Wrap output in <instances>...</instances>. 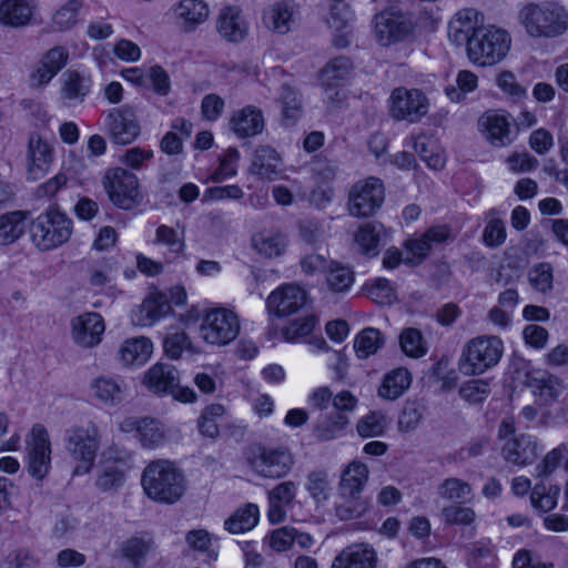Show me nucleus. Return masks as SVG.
Wrapping results in <instances>:
<instances>
[{"mask_svg":"<svg viewBox=\"0 0 568 568\" xmlns=\"http://www.w3.org/2000/svg\"><path fill=\"white\" fill-rule=\"evenodd\" d=\"M517 19L532 38H556L568 29V12L556 2H527L520 7Z\"/></svg>","mask_w":568,"mask_h":568,"instance_id":"f257e3e1","label":"nucleus"},{"mask_svg":"<svg viewBox=\"0 0 568 568\" xmlns=\"http://www.w3.org/2000/svg\"><path fill=\"white\" fill-rule=\"evenodd\" d=\"M148 497L162 504H174L184 494V478L169 460L159 459L150 463L141 479Z\"/></svg>","mask_w":568,"mask_h":568,"instance_id":"f03ea898","label":"nucleus"},{"mask_svg":"<svg viewBox=\"0 0 568 568\" xmlns=\"http://www.w3.org/2000/svg\"><path fill=\"white\" fill-rule=\"evenodd\" d=\"M101 438L99 426L91 420L72 425L65 429L64 448L77 463L73 475H84L92 469L100 449Z\"/></svg>","mask_w":568,"mask_h":568,"instance_id":"7ed1b4c3","label":"nucleus"},{"mask_svg":"<svg viewBox=\"0 0 568 568\" xmlns=\"http://www.w3.org/2000/svg\"><path fill=\"white\" fill-rule=\"evenodd\" d=\"M504 354V343L496 335L469 339L462 349L459 371L466 376L481 375L495 367Z\"/></svg>","mask_w":568,"mask_h":568,"instance_id":"20e7f679","label":"nucleus"},{"mask_svg":"<svg viewBox=\"0 0 568 568\" xmlns=\"http://www.w3.org/2000/svg\"><path fill=\"white\" fill-rule=\"evenodd\" d=\"M29 231L33 244L39 250L50 251L69 241L73 224L65 213L50 209L31 222Z\"/></svg>","mask_w":568,"mask_h":568,"instance_id":"39448f33","label":"nucleus"},{"mask_svg":"<svg viewBox=\"0 0 568 568\" xmlns=\"http://www.w3.org/2000/svg\"><path fill=\"white\" fill-rule=\"evenodd\" d=\"M510 43L507 31L495 27L479 28L469 41L467 54L478 65H494L507 55Z\"/></svg>","mask_w":568,"mask_h":568,"instance_id":"423d86ee","label":"nucleus"},{"mask_svg":"<svg viewBox=\"0 0 568 568\" xmlns=\"http://www.w3.org/2000/svg\"><path fill=\"white\" fill-rule=\"evenodd\" d=\"M368 478V469L362 463L353 462L344 470L339 484V495L347 500L336 508V514L342 520L361 517L366 510L364 501L355 500Z\"/></svg>","mask_w":568,"mask_h":568,"instance_id":"0eeeda50","label":"nucleus"},{"mask_svg":"<svg viewBox=\"0 0 568 568\" xmlns=\"http://www.w3.org/2000/svg\"><path fill=\"white\" fill-rule=\"evenodd\" d=\"M102 183L109 200L122 210H132L142 202L138 176L123 168L109 169Z\"/></svg>","mask_w":568,"mask_h":568,"instance_id":"6e6552de","label":"nucleus"},{"mask_svg":"<svg viewBox=\"0 0 568 568\" xmlns=\"http://www.w3.org/2000/svg\"><path fill=\"white\" fill-rule=\"evenodd\" d=\"M240 328L239 316L231 310L220 307L205 314L200 325V335L207 344L224 346L237 337Z\"/></svg>","mask_w":568,"mask_h":568,"instance_id":"1a4fd4ad","label":"nucleus"},{"mask_svg":"<svg viewBox=\"0 0 568 568\" xmlns=\"http://www.w3.org/2000/svg\"><path fill=\"white\" fill-rule=\"evenodd\" d=\"M410 17L395 7L376 13L373 18V30L376 41L388 47L407 39L414 31Z\"/></svg>","mask_w":568,"mask_h":568,"instance_id":"9d476101","label":"nucleus"},{"mask_svg":"<svg viewBox=\"0 0 568 568\" xmlns=\"http://www.w3.org/2000/svg\"><path fill=\"white\" fill-rule=\"evenodd\" d=\"M389 114L396 121L419 122L428 112L427 97L418 89L395 88L388 100Z\"/></svg>","mask_w":568,"mask_h":568,"instance_id":"9b49d317","label":"nucleus"},{"mask_svg":"<svg viewBox=\"0 0 568 568\" xmlns=\"http://www.w3.org/2000/svg\"><path fill=\"white\" fill-rule=\"evenodd\" d=\"M384 199L385 190L379 179L358 181L349 191V213L357 217L372 216L382 206Z\"/></svg>","mask_w":568,"mask_h":568,"instance_id":"f8f14e48","label":"nucleus"},{"mask_svg":"<svg viewBox=\"0 0 568 568\" xmlns=\"http://www.w3.org/2000/svg\"><path fill=\"white\" fill-rule=\"evenodd\" d=\"M251 468L265 478L284 477L292 468L294 459L288 449L258 447L248 458Z\"/></svg>","mask_w":568,"mask_h":568,"instance_id":"ddd939ff","label":"nucleus"},{"mask_svg":"<svg viewBox=\"0 0 568 568\" xmlns=\"http://www.w3.org/2000/svg\"><path fill=\"white\" fill-rule=\"evenodd\" d=\"M28 471L38 479H43L51 467V448L47 429L37 424L27 440Z\"/></svg>","mask_w":568,"mask_h":568,"instance_id":"4468645a","label":"nucleus"},{"mask_svg":"<svg viewBox=\"0 0 568 568\" xmlns=\"http://www.w3.org/2000/svg\"><path fill=\"white\" fill-rule=\"evenodd\" d=\"M106 126L112 141L116 144H130L140 134L135 112L128 105L111 110L106 116Z\"/></svg>","mask_w":568,"mask_h":568,"instance_id":"2eb2a0df","label":"nucleus"},{"mask_svg":"<svg viewBox=\"0 0 568 568\" xmlns=\"http://www.w3.org/2000/svg\"><path fill=\"white\" fill-rule=\"evenodd\" d=\"M71 336L75 344L91 348L102 339L105 329L102 316L95 312L83 313L71 320Z\"/></svg>","mask_w":568,"mask_h":568,"instance_id":"dca6fc26","label":"nucleus"},{"mask_svg":"<svg viewBox=\"0 0 568 568\" xmlns=\"http://www.w3.org/2000/svg\"><path fill=\"white\" fill-rule=\"evenodd\" d=\"M306 304V292L295 284H285L271 293L266 301L270 313L276 316H288Z\"/></svg>","mask_w":568,"mask_h":568,"instance_id":"f3484780","label":"nucleus"},{"mask_svg":"<svg viewBox=\"0 0 568 568\" xmlns=\"http://www.w3.org/2000/svg\"><path fill=\"white\" fill-rule=\"evenodd\" d=\"M501 454L506 462L517 466H526L537 458L539 443L532 435L518 434L506 440Z\"/></svg>","mask_w":568,"mask_h":568,"instance_id":"a211bd4d","label":"nucleus"},{"mask_svg":"<svg viewBox=\"0 0 568 568\" xmlns=\"http://www.w3.org/2000/svg\"><path fill=\"white\" fill-rule=\"evenodd\" d=\"M378 555L365 542L353 544L342 549L333 559L331 568H377Z\"/></svg>","mask_w":568,"mask_h":568,"instance_id":"6ab92c4d","label":"nucleus"},{"mask_svg":"<svg viewBox=\"0 0 568 568\" xmlns=\"http://www.w3.org/2000/svg\"><path fill=\"white\" fill-rule=\"evenodd\" d=\"M298 20V7L291 0L275 2L263 14L265 26L280 34H285L297 27Z\"/></svg>","mask_w":568,"mask_h":568,"instance_id":"aec40b11","label":"nucleus"},{"mask_svg":"<svg viewBox=\"0 0 568 568\" xmlns=\"http://www.w3.org/2000/svg\"><path fill=\"white\" fill-rule=\"evenodd\" d=\"M479 13L474 8L458 10L448 22V38L456 45L469 47L473 36L479 30Z\"/></svg>","mask_w":568,"mask_h":568,"instance_id":"412c9836","label":"nucleus"},{"mask_svg":"<svg viewBox=\"0 0 568 568\" xmlns=\"http://www.w3.org/2000/svg\"><path fill=\"white\" fill-rule=\"evenodd\" d=\"M230 126L239 138H252L263 132L265 119L260 108L246 105L233 112L230 119Z\"/></svg>","mask_w":568,"mask_h":568,"instance_id":"4be33fe9","label":"nucleus"},{"mask_svg":"<svg viewBox=\"0 0 568 568\" xmlns=\"http://www.w3.org/2000/svg\"><path fill=\"white\" fill-rule=\"evenodd\" d=\"M28 172L33 179H40L49 169L53 160L51 144L38 134H31L28 142Z\"/></svg>","mask_w":568,"mask_h":568,"instance_id":"5701e85b","label":"nucleus"},{"mask_svg":"<svg viewBox=\"0 0 568 568\" xmlns=\"http://www.w3.org/2000/svg\"><path fill=\"white\" fill-rule=\"evenodd\" d=\"M90 390L100 403L115 406L124 399L126 384L120 376L103 375L92 379Z\"/></svg>","mask_w":568,"mask_h":568,"instance_id":"b1692460","label":"nucleus"},{"mask_svg":"<svg viewBox=\"0 0 568 568\" xmlns=\"http://www.w3.org/2000/svg\"><path fill=\"white\" fill-rule=\"evenodd\" d=\"M69 59L68 50L64 47L50 49L38 63L31 74L34 85L42 87L49 83L53 77L67 64Z\"/></svg>","mask_w":568,"mask_h":568,"instance_id":"393cba45","label":"nucleus"},{"mask_svg":"<svg viewBox=\"0 0 568 568\" xmlns=\"http://www.w3.org/2000/svg\"><path fill=\"white\" fill-rule=\"evenodd\" d=\"M154 549V538L149 532H140L124 540L120 545L119 552L133 568H141L148 555Z\"/></svg>","mask_w":568,"mask_h":568,"instance_id":"a878e982","label":"nucleus"},{"mask_svg":"<svg viewBox=\"0 0 568 568\" xmlns=\"http://www.w3.org/2000/svg\"><path fill=\"white\" fill-rule=\"evenodd\" d=\"M216 28L221 37L229 42H240L247 33L242 10L236 6L225 7L221 10Z\"/></svg>","mask_w":568,"mask_h":568,"instance_id":"bb28decb","label":"nucleus"},{"mask_svg":"<svg viewBox=\"0 0 568 568\" xmlns=\"http://www.w3.org/2000/svg\"><path fill=\"white\" fill-rule=\"evenodd\" d=\"M171 312V304L165 294L156 293L145 298L138 311L132 313V323L150 326Z\"/></svg>","mask_w":568,"mask_h":568,"instance_id":"cd10ccee","label":"nucleus"},{"mask_svg":"<svg viewBox=\"0 0 568 568\" xmlns=\"http://www.w3.org/2000/svg\"><path fill=\"white\" fill-rule=\"evenodd\" d=\"M352 69V61L347 57L343 55L331 60L324 67L321 73V81L322 84L326 88V93L331 100L336 98V100L339 101L342 99L341 92L338 90H335L332 94L331 91H333L348 78Z\"/></svg>","mask_w":568,"mask_h":568,"instance_id":"c85d7f7f","label":"nucleus"},{"mask_svg":"<svg viewBox=\"0 0 568 568\" xmlns=\"http://www.w3.org/2000/svg\"><path fill=\"white\" fill-rule=\"evenodd\" d=\"M36 4L30 0H0V23L20 28L30 23Z\"/></svg>","mask_w":568,"mask_h":568,"instance_id":"c756f323","label":"nucleus"},{"mask_svg":"<svg viewBox=\"0 0 568 568\" xmlns=\"http://www.w3.org/2000/svg\"><path fill=\"white\" fill-rule=\"evenodd\" d=\"M296 496V485L292 480L282 481L268 491L267 517L272 524L285 519V506L290 505Z\"/></svg>","mask_w":568,"mask_h":568,"instance_id":"7c9ffc66","label":"nucleus"},{"mask_svg":"<svg viewBox=\"0 0 568 568\" xmlns=\"http://www.w3.org/2000/svg\"><path fill=\"white\" fill-rule=\"evenodd\" d=\"M143 384L153 393L173 392L178 386V372L166 363H156L144 375Z\"/></svg>","mask_w":568,"mask_h":568,"instance_id":"2f4dec72","label":"nucleus"},{"mask_svg":"<svg viewBox=\"0 0 568 568\" xmlns=\"http://www.w3.org/2000/svg\"><path fill=\"white\" fill-rule=\"evenodd\" d=\"M352 20L353 12L347 4L337 2L331 7L326 18V23L332 30L339 33L333 40L335 47L345 48L348 45V36L351 34Z\"/></svg>","mask_w":568,"mask_h":568,"instance_id":"473e14b6","label":"nucleus"},{"mask_svg":"<svg viewBox=\"0 0 568 568\" xmlns=\"http://www.w3.org/2000/svg\"><path fill=\"white\" fill-rule=\"evenodd\" d=\"M480 121L491 144L505 146L511 142L510 121L506 114L488 112Z\"/></svg>","mask_w":568,"mask_h":568,"instance_id":"72a5a7b5","label":"nucleus"},{"mask_svg":"<svg viewBox=\"0 0 568 568\" xmlns=\"http://www.w3.org/2000/svg\"><path fill=\"white\" fill-rule=\"evenodd\" d=\"M412 375L405 367H397L383 377L377 394L383 399L395 400L400 397L410 386Z\"/></svg>","mask_w":568,"mask_h":568,"instance_id":"f704fd0d","label":"nucleus"},{"mask_svg":"<svg viewBox=\"0 0 568 568\" xmlns=\"http://www.w3.org/2000/svg\"><path fill=\"white\" fill-rule=\"evenodd\" d=\"M90 89L91 80L89 77L75 70H67L62 74L61 97L70 104L82 102Z\"/></svg>","mask_w":568,"mask_h":568,"instance_id":"c9c22d12","label":"nucleus"},{"mask_svg":"<svg viewBox=\"0 0 568 568\" xmlns=\"http://www.w3.org/2000/svg\"><path fill=\"white\" fill-rule=\"evenodd\" d=\"M281 156L277 151L268 145L258 146L250 168L251 173L262 179L273 180L278 173Z\"/></svg>","mask_w":568,"mask_h":568,"instance_id":"e433bc0d","label":"nucleus"},{"mask_svg":"<svg viewBox=\"0 0 568 568\" xmlns=\"http://www.w3.org/2000/svg\"><path fill=\"white\" fill-rule=\"evenodd\" d=\"M152 342L146 337H134L124 341L119 348V358L124 365H142L151 356Z\"/></svg>","mask_w":568,"mask_h":568,"instance_id":"4c0bfd02","label":"nucleus"},{"mask_svg":"<svg viewBox=\"0 0 568 568\" xmlns=\"http://www.w3.org/2000/svg\"><path fill=\"white\" fill-rule=\"evenodd\" d=\"M175 12L183 20L185 30L190 31L207 19L210 10L204 0H182Z\"/></svg>","mask_w":568,"mask_h":568,"instance_id":"58836bf2","label":"nucleus"},{"mask_svg":"<svg viewBox=\"0 0 568 568\" xmlns=\"http://www.w3.org/2000/svg\"><path fill=\"white\" fill-rule=\"evenodd\" d=\"M260 511L255 504H246L239 508L225 523V529L231 534H243L253 529L258 523Z\"/></svg>","mask_w":568,"mask_h":568,"instance_id":"ea45409f","label":"nucleus"},{"mask_svg":"<svg viewBox=\"0 0 568 568\" xmlns=\"http://www.w3.org/2000/svg\"><path fill=\"white\" fill-rule=\"evenodd\" d=\"M347 424L348 419L345 414L333 412L321 414L316 422L314 436L322 442L334 439Z\"/></svg>","mask_w":568,"mask_h":568,"instance_id":"a19ab883","label":"nucleus"},{"mask_svg":"<svg viewBox=\"0 0 568 568\" xmlns=\"http://www.w3.org/2000/svg\"><path fill=\"white\" fill-rule=\"evenodd\" d=\"M26 213L13 211L0 216V244L8 245L17 241L26 229Z\"/></svg>","mask_w":568,"mask_h":568,"instance_id":"79ce46f5","label":"nucleus"},{"mask_svg":"<svg viewBox=\"0 0 568 568\" xmlns=\"http://www.w3.org/2000/svg\"><path fill=\"white\" fill-rule=\"evenodd\" d=\"M355 274L348 266L331 261L325 272L327 287L334 293H344L351 288Z\"/></svg>","mask_w":568,"mask_h":568,"instance_id":"37998d69","label":"nucleus"},{"mask_svg":"<svg viewBox=\"0 0 568 568\" xmlns=\"http://www.w3.org/2000/svg\"><path fill=\"white\" fill-rule=\"evenodd\" d=\"M278 100L282 104L283 125L293 126L303 113L302 103L297 93L291 85L284 83L281 87Z\"/></svg>","mask_w":568,"mask_h":568,"instance_id":"c03bdc74","label":"nucleus"},{"mask_svg":"<svg viewBox=\"0 0 568 568\" xmlns=\"http://www.w3.org/2000/svg\"><path fill=\"white\" fill-rule=\"evenodd\" d=\"M437 493L445 500L466 503L473 495V488L460 478L449 477L439 484Z\"/></svg>","mask_w":568,"mask_h":568,"instance_id":"a18cd8bd","label":"nucleus"},{"mask_svg":"<svg viewBox=\"0 0 568 568\" xmlns=\"http://www.w3.org/2000/svg\"><path fill=\"white\" fill-rule=\"evenodd\" d=\"M384 342L379 329L367 327L356 336L354 348L359 358H367L375 354L384 345Z\"/></svg>","mask_w":568,"mask_h":568,"instance_id":"49530a36","label":"nucleus"},{"mask_svg":"<svg viewBox=\"0 0 568 568\" xmlns=\"http://www.w3.org/2000/svg\"><path fill=\"white\" fill-rule=\"evenodd\" d=\"M253 245L260 254L273 257L282 254L286 246V239L281 233L262 232L253 237Z\"/></svg>","mask_w":568,"mask_h":568,"instance_id":"de8ad7c7","label":"nucleus"},{"mask_svg":"<svg viewBox=\"0 0 568 568\" xmlns=\"http://www.w3.org/2000/svg\"><path fill=\"white\" fill-rule=\"evenodd\" d=\"M413 148L420 159L434 170H440L445 165V158L440 152H434V141L426 135L412 138Z\"/></svg>","mask_w":568,"mask_h":568,"instance_id":"09e8293b","label":"nucleus"},{"mask_svg":"<svg viewBox=\"0 0 568 568\" xmlns=\"http://www.w3.org/2000/svg\"><path fill=\"white\" fill-rule=\"evenodd\" d=\"M400 348L405 355L419 358L427 353V346L419 329L408 327L402 331L399 335Z\"/></svg>","mask_w":568,"mask_h":568,"instance_id":"8fccbe9b","label":"nucleus"},{"mask_svg":"<svg viewBox=\"0 0 568 568\" xmlns=\"http://www.w3.org/2000/svg\"><path fill=\"white\" fill-rule=\"evenodd\" d=\"M425 405L419 400L407 402L398 418L399 432L409 433L418 427L424 418Z\"/></svg>","mask_w":568,"mask_h":568,"instance_id":"3c124183","label":"nucleus"},{"mask_svg":"<svg viewBox=\"0 0 568 568\" xmlns=\"http://www.w3.org/2000/svg\"><path fill=\"white\" fill-rule=\"evenodd\" d=\"M387 427L385 416L379 412H369L358 419L356 429L361 437L382 436Z\"/></svg>","mask_w":568,"mask_h":568,"instance_id":"603ef678","label":"nucleus"},{"mask_svg":"<svg viewBox=\"0 0 568 568\" xmlns=\"http://www.w3.org/2000/svg\"><path fill=\"white\" fill-rule=\"evenodd\" d=\"M559 487H550L546 490L544 484H537L530 494V501L534 508L544 513L552 510L557 506V499L559 496Z\"/></svg>","mask_w":568,"mask_h":568,"instance_id":"864d4df0","label":"nucleus"},{"mask_svg":"<svg viewBox=\"0 0 568 568\" xmlns=\"http://www.w3.org/2000/svg\"><path fill=\"white\" fill-rule=\"evenodd\" d=\"M382 234V225L365 224L361 226L355 235L356 243L366 254H377Z\"/></svg>","mask_w":568,"mask_h":568,"instance_id":"5fc2aeb1","label":"nucleus"},{"mask_svg":"<svg viewBox=\"0 0 568 568\" xmlns=\"http://www.w3.org/2000/svg\"><path fill=\"white\" fill-rule=\"evenodd\" d=\"M140 440L145 447H154L164 440L162 425L154 419L144 418L138 425Z\"/></svg>","mask_w":568,"mask_h":568,"instance_id":"6e6d98bb","label":"nucleus"},{"mask_svg":"<svg viewBox=\"0 0 568 568\" xmlns=\"http://www.w3.org/2000/svg\"><path fill=\"white\" fill-rule=\"evenodd\" d=\"M82 0H68L52 17V23L58 30L69 29L75 24Z\"/></svg>","mask_w":568,"mask_h":568,"instance_id":"4d7b16f0","label":"nucleus"},{"mask_svg":"<svg viewBox=\"0 0 568 568\" xmlns=\"http://www.w3.org/2000/svg\"><path fill=\"white\" fill-rule=\"evenodd\" d=\"M529 283L540 293H547L552 288V266L549 263H539L528 274Z\"/></svg>","mask_w":568,"mask_h":568,"instance_id":"13d9d810","label":"nucleus"},{"mask_svg":"<svg viewBox=\"0 0 568 568\" xmlns=\"http://www.w3.org/2000/svg\"><path fill=\"white\" fill-rule=\"evenodd\" d=\"M317 324L314 315H307L303 318L293 321L288 326L283 328V336L287 342H295L301 337L310 335Z\"/></svg>","mask_w":568,"mask_h":568,"instance_id":"bf43d9fd","label":"nucleus"},{"mask_svg":"<svg viewBox=\"0 0 568 568\" xmlns=\"http://www.w3.org/2000/svg\"><path fill=\"white\" fill-rule=\"evenodd\" d=\"M477 81L478 79L475 73L463 70L457 75L458 89L447 87L445 90L446 94L452 101L458 102L466 93L471 92L477 88Z\"/></svg>","mask_w":568,"mask_h":568,"instance_id":"052dcab7","label":"nucleus"},{"mask_svg":"<svg viewBox=\"0 0 568 568\" xmlns=\"http://www.w3.org/2000/svg\"><path fill=\"white\" fill-rule=\"evenodd\" d=\"M154 243L168 246L172 254L182 253L185 246L183 237L168 225H160L156 229Z\"/></svg>","mask_w":568,"mask_h":568,"instance_id":"680f3d73","label":"nucleus"},{"mask_svg":"<svg viewBox=\"0 0 568 568\" xmlns=\"http://www.w3.org/2000/svg\"><path fill=\"white\" fill-rule=\"evenodd\" d=\"M366 292L371 300L381 305L392 304L396 300L395 291L386 278H376L367 286Z\"/></svg>","mask_w":568,"mask_h":568,"instance_id":"e2e57ef3","label":"nucleus"},{"mask_svg":"<svg viewBox=\"0 0 568 568\" xmlns=\"http://www.w3.org/2000/svg\"><path fill=\"white\" fill-rule=\"evenodd\" d=\"M144 82L150 83L155 93L168 95L171 90V81L168 72L161 65H153L143 75Z\"/></svg>","mask_w":568,"mask_h":568,"instance_id":"0e129e2a","label":"nucleus"},{"mask_svg":"<svg viewBox=\"0 0 568 568\" xmlns=\"http://www.w3.org/2000/svg\"><path fill=\"white\" fill-rule=\"evenodd\" d=\"M489 394V384L484 379H471L462 385L459 395L465 400L476 404L483 402Z\"/></svg>","mask_w":568,"mask_h":568,"instance_id":"69168bd1","label":"nucleus"},{"mask_svg":"<svg viewBox=\"0 0 568 568\" xmlns=\"http://www.w3.org/2000/svg\"><path fill=\"white\" fill-rule=\"evenodd\" d=\"M442 517L448 525H469L475 520L476 514L469 507L449 505L442 509Z\"/></svg>","mask_w":568,"mask_h":568,"instance_id":"338daca9","label":"nucleus"},{"mask_svg":"<svg viewBox=\"0 0 568 568\" xmlns=\"http://www.w3.org/2000/svg\"><path fill=\"white\" fill-rule=\"evenodd\" d=\"M306 489L316 501L326 500L328 496V479L325 471H312L307 476Z\"/></svg>","mask_w":568,"mask_h":568,"instance_id":"774afa93","label":"nucleus"}]
</instances>
